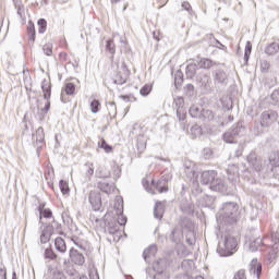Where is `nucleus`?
Masks as SVG:
<instances>
[{
  "instance_id": "f257e3e1",
  "label": "nucleus",
  "mask_w": 279,
  "mask_h": 279,
  "mask_svg": "<svg viewBox=\"0 0 279 279\" xmlns=\"http://www.w3.org/2000/svg\"><path fill=\"white\" fill-rule=\"evenodd\" d=\"M183 167L185 178L189 180V182H193V184H210L211 191H218L219 193H223V191H226V183L223 180L217 178V171H203L198 178L197 173L195 172V163L193 161L185 160Z\"/></svg>"
},
{
  "instance_id": "f03ea898",
  "label": "nucleus",
  "mask_w": 279,
  "mask_h": 279,
  "mask_svg": "<svg viewBox=\"0 0 279 279\" xmlns=\"http://www.w3.org/2000/svg\"><path fill=\"white\" fill-rule=\"evenodd\" d=\"M217 221H227L228 223H236L239 219V205L236 203H225L222 210L216 215Z\"/></svg>"
},
{
  "instance_id": "7ed1b4c3",
  "label": "nucleus",
  "mask_w": 279,
  "mask_h": 279,
  "mask_svg": "<svg viewBox=\"0 0 279 279\" xmlns=\"http://www.w3.org/2000/svg\"><path fill=\"white\" fill-rule=\"evenodd\" d=\"M238 245L236 238L227 235L223 241L219 243L218 254L221 256H232V254L236 252Z\"/></svg>"
},
{
  "instance_id": "20e7f679",
  "label": "nucleus",
  "mask_w": 279,
  "mask_h": 279,
  "mask_svg": "<svg viewBox=\"0 0 279 279\" xmlns=\"http://www.w3.org/2000/svg\"><path fill=\"white\" fill-rule=\"evenodd\" d=\"M243 134H245V129L235 126L223 134V141L229 144L236 143L239 136H243Z\"/></svg>"
},
{
  "instance_id": "39448f33",
  "label": "nucleus",
  "mask_w": 279,
  "mask_h": 279,
  "mask_svg": "<svg viewBox=\"0 0 279 279\" xmlns=\"http://www.w3.org/2000/svg\"><path fill=\"white\" fill-rule=\"evenodd\" d=\"M278 121V113L275 111H265L262 113V125L263 128H269L272 123Z\"/></svg>"
},
{
  "instance_id": "423d86ee",
  "label": "nucleus",
  "mask_w": 279,
  "mask_h": 279,
  "mask_svg": "<svg viewBox=\"0 0 279 279\" xmlns=\"http://www.w3.org/2000/svg\"><path fill=\"white\" fill-rule=\"evenodd\" d=\"M88 202L93 210H101V195L98 192L92 191L88 196Z\"/></svg>"
},
{
  "instance_id": "0eeeda50",
  "label": "nucleus",
  "mask_w": 279,
  "mask_h": 279,
  "mask_svg": "<svg viewBox=\"0 0 279 279\" xmlns=\"http://www.w3.org/2000/svg\"><path fill=\"white\" fill-rule=\"evenodd\" d=\"M246 160L248 162V167L256 171H260L263 169V159L258 158L256 154L251 153L247 157Z\"/></svg>"
},
{
  "instance_id": "6e6552de",
  "label": "nucleus",
  "mask_w": 279,
  "mask_h": 279,
  "mask_svg": "<svg viewBox=\"0 0 279 279\" xmlns=\"http://www.w3.org/2000/svg\"><path fill=\"white\" fill-rule=\"evenodd\" d=\"M248 271L253 278L259 279L263 272V266L258 263V259H252L248 266Z\"/></svg>"
},
{
  "instance_id": "1a4fd4ad",
  "label": "nucleus",
  "mask_w": 279,
  "mask_h": 279,
  "mask_svg": "<svg viewBox=\"0 0 279 279\" xmlns=\"http://www.w3.org/2000/svg\"><path fill=\"white\" fill-rule=\"evenodd\" d=\"M70 258L74 263V265L82 266L84 265V263H86V258L84 257V255L75 248L70 250Z\"/></svg>"
},
{
  "instance_id": "9d476101",
  "label": "nucleus",
  "mask_w": 279,
  "mask_h": 279,
  "mask_svg": "<svg viewBox=\"0 0 279 279\" xmlns=\"http://www.w3.org/2000/svg\"><path fill=\"white\" fill-rule=\"evenodd\" d=\"M44 230L48 233H50V236H53V234H63L62 232V225H60L58 221L53 220L51 223L47 225Z\"/></svg>"
},
{
  "instance_id": "9b49d317",
  "label": "nucleus",
  "mask_w": 279,
  "mask_h": 279,
  "mask_svg": "<svg viewBox=\"0 0 279 279\" xmlns=\"http://www.w3.org/2000/svg\"><path fill=\"white\" fill-rule=\"evenodd\" d=\"M123 74L121 72L117 73L114 76V84H125L128 82V76L130 75V71H128V68L123 65Z\"/></svg>"
},
{
  "instance_id": "f8f14e48",
  "label": "nucleus",
  "mask_w": 279,
  "mask_h": 279,
  "mask_svg": "<svg viewBox=\"0 0 279 279\" xmlns=\"http://www.w3.org/2000/svg\"><path fill=\"white\" fill-rule=\"evenodd\" d=\"M227 173H228V180H230L231 182H234V180L239 178V166L229 165L227 169Z\"/></svg>"
},
{
  "instance_id": "ddd939ff",
  "label": "nucleus",
  "mask_w": 279,
  "mask_h": 279,
  "mask_svg": "<svg viewBox=\"0 0 279 279\" xmlns=\"http://www.w3.org/2000/svg\"><path fill=\"white\" fill-rule=\"evenodd\" d=\"M153 269L157 274H162L165 269H167V260L166 259H158L153 264Z\"/></svg>"
},
{
  "instance_id": "4468645a",
  "label": "nucleus",
  "mask_w": 279,
  "mask_h": 279,
  "mask_svg": "<svg viewBox=\"0 0 279 279\" xmlns=\"http://www.w3.org/2000/svg\"><path fill=\"white\" fill-rule=\"evenodd\" d=\"M98 189L102 191V193H107V195H110L111 193H114V184L113 183H107V182H99Z\"/></svg>"
},
{
  "instance_id": "2eb2a0df",
  "label": "nucleus",
  "mask_w": 279,
  "mask_h": 279,
  "mask_svg": "<svg viewBox=\"0 0 279 279\" xmlns=\"http://www.w3.org/2000/svg\"><path fill=\"white\" fill-rule=\"evenodd\" d=\"M228 80V75L222 70H217L214 74L215 84H223Z\"/></svg>"
},
{
  "instance_id": "dca6fc26",
  "label": "nucleus",
  "mask_w": 279,
  "mask_h": 279,
  "mask_svg": "<svg viewBox=\"0 0 279 279\" xmlns=\"http://www.w3.org/2000/svg\"><path fill=\"white\" fill-rule=\"evenodd\" d=\"M33 140L35 141L36 145H41V143H45V130H43V128H38L36 133L33 134Z\"/></svg>"
},
{
  "instance_id": "f3484780",
  "label": "nucleus",
  "mask_w": 279,
  "mask_h": 279,
  "mask_svg": "<svg viewBox=\"0 0 279 279\" xmlns=\"http://www.w3.org/2000/svg\"><path fill=\"white\" fill-rule=\"evenodd\" d=\"M165 213V205L162 202H157L154 209L155 219H162V215Z\"/></svg>"
},
{
  "instance_id": "a211bd4d",
  "label": "nucleus",
  "mask_w": 279,
  "mask_h": 279,
  "mask_svg": "<svg viewBox=\"0 0 279 279\" xmlns=\"http://www.w3.org/2000/svg\"><path fill=\"white\" fill-rule=\"evenodd\" d=\"M265 53L267 56H276V53H279V44L276 41L269 44L265 49Z\"/></svg>"
},
{
  "instance_id": "6ab92c4d",
  "label": "nucleus",
  "mask_w": 279,
  "mask_h": 279,
  "mask_svg": "<svg viewBox=\"0 0 279 279\" xmlns=\"http://www.w3.org/2000/svg\"><path fill=\"white\" fill-rule=\"evenodd\" d=\"M157 252H158V248L156 247V245L148 246L143 253V256H144V259L146 260V263H147L148 258L156 256Z\"/></svg>"
},
{
  "instance_id": "aec40b11",
  "label": "nucleus",
  "mask_w": 279,
  "mask_h": 279,
  "mask_svg": "<svg viewBox=\"0 0 279 279\" xmlns=\"http://www.w3.org/2000/svg\"><path fill=\"white\" fill-rule=\"evenodd\" d=\"M54 247L58 252H61V254H64V252H66V243L64 242V239L56 238Z\"/></svg>"
},
{
  "instance_id": "412c9836",
  "label": "nucleus",
  "mask_w": 279,
  "mask_h": 279,
  "mask_svg": "<svg viewBox=\"0 0 279 279\" xmlns=\"http://www.w3.org/2000/svg\"><path fill=\"white\" fill-rule=\"evenodd\" d=\"M189 135L192 136V138H199L202 136V126L194 124L189 131Z\"/></svg>"
},
{
  "instance_id": "4be33fe9",
  "label": "nucleus",
  "mask_w": 279,
  "mask_h": 279,
  "mask_svg": "<svg viewBox=\"0 0 279 279\" xmlns=\"http://www.w3.org/2000/svg\"><path fill=\"white\" fill-rule=\"evenodd\" d=\"M268 160H269L271 167H279V151L272 150L269 154Z\"/></svg>"
},
{
  "instance_id": "5701e85b",
  "label": "nucleus",
  "mask_w": 279,
  "mask_h": 279,
  "mask_svg": "<svg viewBox=\"0 0 279 279\" xmlns=\"http://www.w3.org/2000/svg\"><path fill=\"white\" fill-rule=\"evenodd\" d=\"M271 241L275 243V245H272V252L275 253H271V258H276V256H278L279 233H272Z\"/></svg>"
},
{
  "instance_id": "b1692460",
  "label": "nucleus",
  "mask_w": 279,
  "mask_h": 279,
  "mask_svg": "<svg viewBox=\"0 0 279 279\" xmlns=\"http://www.w3.org/2000/svg\"><path fill=\"white\" fill-rule=\"evenodd\" d=\"M195 73H197V65L195 63L187 64L185 70L186 77L192 80V77H195Z\"/></svg>"
},
{
  "instance_id": "393cba45",
  "label": "nucleus",
  "mask_w": 279,
  "mask_h": 279,
  "mask_svg": "<svg viewBox=\"0 0 279 279\" xmlns=\"http://www.w3.org/2000/svg\"><path fill=\"white\" fill-rule=\"evenodd\" d=\"M202 111L203 109L197 107V106H192L189 110L190 112V116L193 118V119H201L202 118Z\"/></svg>"
},
{
  "instance_id": "a878e982",
  "label": "nucleus",
  "mask_w": 279,
  "mask_h": 279,
  "mask_svg": "<svg viewBox=\"0 0 279 279\" xmlns=\"http://www.w3.org/2000/svg\"><path fill=\"white\" fill-rule=\"evenodd\" d=\"M259 69L262 73H269V69H271V63L267 61V59L259 60Z\"/></svg>"
},
{
  "instance_id": "bb28decb",
  "label": "nucleus",
  "mask_w": 279,
  "mask_h": 279,
  "mask_svg": "<svg viewBox=\"0 0 279 279\" xmlns=\"http://www.w3.org/2000/svg\"><path fill=\"white\" fill-rule=\"evenodd\" d=\"M214 64H215V62H213V60L206 59V58L201 59L199 62H198V66L201 69H211V66Z\"/></svg>"
},
{
  "instance_id": "cd10ccee",
  "label": "nucleus",
  "mask_w": 279,
  "mask_h": 279,
  "mask_svg": "<svg viewBox=\"0 0 279 279\" xmlns=\"http://www.w3.org/2000/svg\"><path fill=\"white\" fill-rule=\"evenodd\" d=\"M41 88L44 93V99H49V97H51V85L44 81Z\"/></svg>"
},
{
  "instance_id": "c85d7f7f",
  "label": "nucleus",
  "mask_w": 279,
  "mask_h": 279,
  "mask_svg": "<svg viewBox=\"0 0 279 279\" xmlns=\"http://www.w3.org/2000/svg\"><path fill=\"white\" fill-rule=\"evenodd\" d=\"M41 88L44 93V99H49V97H51V85L44 81Z\"/></svg>"
},
{
  "instance_id": "c756f323",
  "label": "nucleus",
  "mask_w": 279,
  "mask_h": 279,
  "mask_svg": "<svg viewBox=\"0 0 279 279\" xmlns=\"http://www.w3.org/2000/svg\"><path fill=\"white\" fill-rule=\"evenodd\" d=\"M41 88L44 93V99H49V97H51V85L44 81Z\"/></svg>"
},
{
  "instance_id": "7c9ffc66",
  "label": "nucleus",
  "mask_w": 279,
  "mask_h": 279,
  "mask_svg": "<svg viewBox=\"0 0 279 279\" xmlns=\"http://www.w3.org/2000/svg\"><path fill=\"white\" fill-rule=\"evenodd\" d=\"M99 110H101V102H99V100L94 99L90 101V112H93V114H97V112H99Z\"/></svg>"
},
{
  "instance_id": "2f4dec72",
  "label": "nucleus",
  "mask_w": 279,
  "mask_h": 279,
  "mask_svg": "<svg viewBox=\"0 0 279 279\" xmlns=\"http://www.w3.org/2000/svg\"><path fill=\"white\" fill-rule=\"evenodd\" d=\"M106 50L109 51L111 56L117 53V48L114 47V41L112 39L106 41Z\"/></svg>"
},
{
  "instance_id": "473e14b6",
  "label": "nucleus",
  "mask_w": 279,
  "mask_h": 279,
  "mask_svg": "<svg viewBox=\"0 0 279 279\" xmlns=\"http://www.w3.org/2000/svg\"><path fill=\"white\" fill-rule=\"evenodd\" d=\"M146 147H147V142L145 141V136L140 135L137 137V149L140 151H144V149H146Z\"/></svg>"
},
{
  "instance_id": "72a5a7b5",
  "label": "nucleus",
  "mask_w": 279,
  "mask_h": 279,
  "mask_svg": "<svg viewBox=\"0 0 279 279\" xmlns=\"http://www.w3.org/2000/svg\"><path fill=\"white\" fill-rule=\"evenodd\" d=\"M201 119H204V121H213L215 119V114H213V111L210 110H204L201 113Z\"/></svg>"
},
{
  "instance_id": "f704fd0d",
  "label": "nucleus",
  "mask_w": 279,
  "mask_h": 279,
  "mask_svg": "<svg viewBox=\"0 0 279 279\" xmlns=\"http://www.w3.org/2000/svg\"><path fill=\"white\" fill-rule=\"evenodd\" d=\"M96 175H98V178H110V171H108L106 168L104 167H99L96 170Z\"/></svg>"
},
{
  "instance_id": "c9c22d12",
  "label": "nucleus",
  "mask_w": 279,
  "mask_h": 279,
  "mask_svg": "<svg viewBox=\"0 0 279 279\" xmlns=\"http://www.w3.org/2000/svg\"><path fill=\"white\" fill-rule=\"evenodd\" d=\"M37 25L39 27V34H45V32H47V21L45 19L38 20Z\"/></svg>"
},
{
  "instance_id": "e433bc0d",
  "label": "nucleus",
  "mask_w": 279,
  "mask_h": 279,
  "mask_svg": "<svg viewBox=\"0 0 279 279\" xmlns=\"http://www.w3.org/2000/svg\"><path fill=\"white\" fill-rule=\"evenodd\" d=\"M27 32L31 43H34V40H36V29L34 28V24H28Z\"/></svg>"
},
{
  "instance_id": "4c0bfd02",
  "label": "nucleus",
  "mask_w": 279,
  "mask_h": 279,
  "mask_svg": "<svg viewBox=\"0 0 279 279\" xmlns=\"http://www.w3.org/2000/svg\"><path fill=\"white\" fill-rule=\"evenodd\" d=\"M43 217L45 219H51L53 217V213L51 211V209L47 208L39 214V221H43Z\"/></svg>"
},
{
  "instance_id": "58836bf2",
  "label": "nucleus",
  "mask_w": 279,
  "mask_h": 279,
  "mask_svg": "<svg viewBox=\"0 0 279 279\" xmlns=\"http://www.w3.org/2000/svg\"><path fill=\"white\" fill-rule=\"evenodd\" d=\"M59 186L62 195H69V183H66L64 180H61L59 182Z\"/></svg>"
},
{
  "instance_id": "ea45409f",
  "label": "nucleus",
  "mask_w": 279,
  "mask_h": 279,
  "mask_svg": "<svg viewBox=\"0 0 279 279\" xmlns=\"http://www.w3.org/2000/svg\"><path fill=\"white\" fill-rule=\"evenodd\" d=\"M63 92H65V95H73L75 93V84L66 83Z\"/></svg>"
},
{
  "instance_id": "a19ab883",
  "label": "nucleus",
  "mask_w": 279,
  "mask_h": 279,
  "mask_svg": "<svg viewBox=\"0 0 279 279\" xmlns=\"http://www.w3.org/2000/svg\"><path fill=\"white\" fill-rule=\"evenodd\" d=\"M51 241V233H48L45 229L43 230V233L40 235V243H49Z\"/></svg>"
},
{
  "instance_id": "79ce46f5",
  "label": "nucleus",
  "mask_w": 279,
  "mask_h": 279,
  "mask_svg": "<svg viewBox=\"0 0 279 279\" xmlns=\"http://www.w3.org/2000/svg\"><path fill=\"white\" fill-rule=\"evenodd\" d=\"M45 258H48L49 260H56V258H58V255H56L52 248H46Z\"/></svg>"
},
{
  "instance_id": "37998d69",
  "label": "nucleus",
  "mask_w": 279,
  "mask_h": 279,
  "mask_svg": "<svg viewBox=\"0 0 279 279\" xmlns=\"http://www.w3.org/2000/svg\"><path fill=\"white\" fill-rule=\"evenodd\" d=\"M149 93H151V85L149 84L144 85L140 90V95H142V97H147Z\"/></svg>"
},
{
  "instance_id": "c03bdc74",
  "label": "nucleus",
  "mask_w": 279,
  "mask_h": 279,
  "mask_svg": "<svg viewBox=\"0 0 279 279\" xmlns=\"http://www.w3.org/2000/svg\"><path fill=\"white\" fill-rule=\"evenodd\" d=\"M177 117H178L179 121H184V119H186V109L178 108L177 109Z\"/></svg>"
},
{
  "instance_id": "a18cd8bd",
  "label": "nucleus",
  "mask_w": 279,
  "mask_h": 279,
  "mask_svg": "<svg viewBox=\"0 0 279 279\" xmlns=\"http://www.w3.org/2000/svg\"><path fill=\"white\" fill-rule=\"evenodd\" d=\"M162 184V182H159V183H155L153 181V185L157 189L158 193H167V191H169V187L167 185H160Z\"/></svg>"
},
{
  "instance_id": "49530a36",
  "label": "nucleus",
  "mask_w": 279,
  "mask_h": 279,
  "mask_svg": "<svg viewBox=\"0 0 279 279\" xmlns=\"http://www.w3.org/2000/svg\"><path fill=\"white\" fill-rule=\"evenodd\" d=\"M120 215L118 216V223L119 226H125L128 223V217L123 216V209H119L118 211Z\"/></svg>"
},
{
  "instance_id": "de8ad7c7",
  "label": "nucleus",
  "mask_w": 279,
  "mask_h": 279,
  "mask_svg": "<svg viewBox=\"0 0 279 279\" xmlns=\"http://www.w3.org/2000/svg\"><path fill=\"white\" fill-rule=\"evenodd\" d=\"M100 149H105L106 154H111L112 146L108 145V143H106V140H101Z\"/></svg>"
},
{
  "instance_id": "09e8293b",
  "label": "nucleus",
  "mask_w": 279,
  "mask_h": 279,
  "mask_svg": "<svg viewBox=\"0 0 279 279\" xmlns=\"http://www.w3.org/2000/svg\"><path fill=\"white\" fill-rule=\"evenodd\" d=\"M250 53H252V45H250V41H247L246 46H245V52H244L245 62H247V60H250Z\"/></svg>"
},
{
  "instance_id": "8fccbe9b",
  "label": "nucleus",
  "mask_w": 279,
  "mask_h": 279,
  "mask_svg": "<svg viewBox=\"0 0 279 279\" xmlns=\"http://www.w3.org/2000/svg\"><path fill=\"white\" fill-rule=\"evenodd\" d=\"M174 106L178 110V108H184V98L182 97H175L174 98Z\"/></svg>"
},
{
  "instance_id": "3c124183",
  "label": "nucleus",
  "mask_w": 279,
  "mask_h": 279,
  "mask_svg": "<svg viewBox=\"0 0 279 279\" xmlns=\"http://www.w3.org/2000/svg\"><path fill=\"white\" fill-rule=\"evenodd\" d=\"M44 53H46V56H51L53 53V45L46 44L44 46Z\"/></svg>"
},
{
  "instance_id": "603ef678",
  "label": "nucleus",
  "mask_w": 279,
  "mask_h": 279,
  "mask_svg": "<svg viewBox=\"0 0 279 279\" xmlns=\"http://www.w3.org/2000/svg\"><path fill=\"white\" fill-rule=\"evenodd\" d=\"M233 279H247L245 277V270L241 269L238 272H235Z\"/></svg>"
},
{
  "instance_id": "864d4df0",
  "label": "nucleus",
  "mask_w": 279,
  "mask_h": 279,
  "mask_svg": "<svg viewBox=\"0 0 279 279\" xmlns=\"http://www.w3.org/2000/svg\"><path fill=\"white\" fill-rule=\"evenodd\" d=\"M85 167L87 169V175H93V173H95V166L93 163H86Z\"/></svg>"
},
{
  "instance_id": "5fc2aeb1",
  "label": "nucleus",
  "mask_w": 279,
  "mask_h": 279,
  "mask_svg": "<svg viewBox=\"0 0 279 279\" xmlns=\"http://www.w3.org/2000/svg\"><path fill=\"white\" fill-rule=\"evenodd\" d=\"M181 8H182V10H186V12H191V10H192L191 3L186 2V1L182 2Z\"/></svg>"
},
{
  "instance_id": "6e6d98bb",
  "label": "nucleus",
  "mask_w": 279,
  "mask_h": 279,
  "mask_svg": "<svg viewBox=\"0 0 279 279\" xmlns=\"http://www.w3.org/2000/svg\"><path fill=\"white\" fill-rule=\"evenodd\" d=\"M271 99L274 101H279V89L272 92Z\"/></svg>"
},
{
  "instance_id": "4d7b16f0",
  "label": "nucleus",
  "mask_w": 279,
  "mask_h": 279,
  "mask_svg": "<svg viewBox=\"0 0 279 279\" xmlns=\"http://www.w3.org/2000/svg\"><path fill=\"white\" fill-rule=\"evenodd\" d=\"M3 276H8V270L5 269V266H0V278Z\"/></svg>"
},
{
  "instance_id": "13d9d810",
  "label": "nucleus",
  "mask_w": 279,
  "mask_h": 279,
  "mask_svg": "<svg viewBox=\"0 0 279 279\" xmlns=\"http://www.w3.org/2000/svg\"><path fill=\"white\" fill-rule=\"evenodd\" d=\"M250 250L251 252H256V250H258V246H256V242H251Z\"/></svg>"
},
{
  "instance_id": "bf43d9fd",
  "label": "nucleus",
  "mask_w": 279,
  "mask_h": 279,
  "mask_svg": "<svg viewBox=\"0 0 279 279\" xmlns=\"http://www.w3.org/2000/svg\"><path fill=\"white\" fill-rule=\"evenodd\" d=\"M109 233H110V234H119V228H117V227L110 228V229H109Z\"/></svg>"
},
{
  "instance_id": "052dcab7",
  "label": "nucleus",
  "mask_w": 279,
  "mask_h": 279,
  "mask_svg": "<svg viewBox=\"0 0 279 279\" xmlns=\"http://www.w3.org/2000/svg\"><path fill=\"white\" fill-rule=\"evenodd\" d=\"M46 204L45 203H40L38 206V213L40 215V213H43V210H47V208H45Z\"/></svg>"
},
{
  "instance_id": "680f3d73",
  "label": "nucleus",
  "mask_w": 279,
  "mask_h": 279,
  "mask_svg": "<svg viewBox=\"0 0 279 279\" xmlns=\"http://www.w3.org/2000/svg\"><path fill=\"white\" fill-rule=\"evenodd\" d=\"M50 104L49 102H46V105H45V110L47 111V110H49V108H50Z\"/></svg>"
},
{
  "instance_id": "e2e57ef3",
  "label": "nucleus",
  "mask_w": 279,
  "mask_h": 279,
  "mask_svg": "<svg viewBox=\"0 0 279 279\" xmlns=\"http://www.w3.org/2000/svg\"><path fill=\"white\" fill-rule=\"evenodd\" d=\"M204 80L206 81V84H208V82H210V76H204Z\"/></svg>"
},
{
  "instance_id": "0e129e2a",
  "label": "nucleus",
  "mask_w": 279,
  "mask_h": 279,
  "mask_svg": "<svg viewBox=\"0 0 279 279\" xmlns=\"http://www.w3.org/2000/svg\"><path fill=\"white\" fill-rule=\"evenodd\" d=\"M109 106H111V108H114V110H117V107L114 106V102H110Z\"/></svg>"
},
{
  "instance_id": "69168bd1",
  "label": "nucleus",
  "mask_w": 279,
  "mask_h": 279,
  "mask_svg": "<svg viewBox=\"0 0 279 279\" xmlns=\"http://www.w3.org/2000/svg\"><path fill=\"white\" fill-rule=\"evenodd\" d=\"M121 99H123L124 101H128V96H120Z\"/></svg>"
},
{
  "instance_id": "338daca9",
  "label": "nucleus",
  "mask_w": 279,
  "mask_h": 279,
  "mask_svg": "<svg viewBox=\"0 0 279 279\" xmlns=\"http://www.w3.org/2000/svg\"><path fill=\"white\" fill-rule=\"evenodd\" d=\"M80 279H88V277L85 276V275H82V276L80 277Z\"/></svg>"
},
{
  "instance_id": "774afa93",
  "label": "nucleus",
  "mask_w": 279,
  "mask_h": 279,
  "mask_svg": "<svg viewBox=\"0 0 279 279\" xmlns=\"http://www.w3.org/2000/svg\"><path fill=\"white\" fill-rule=\"evenodd\" d=\"M12 279H16V272H13Z\"/></svg>"
}]
</instances>
